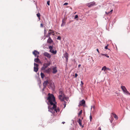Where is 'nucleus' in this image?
Segmentation results:
<instances>
[{"mask_svg": "<svg viewBox=\"0 0 130 130\" xmlns=\"http://www.w3.org/2000/svg\"><path fill=\"white\" fill-rule=\"evenodd\" d=\"M92 119V116L91 115H90V121H91Z\"/></svg>", "mask_w": 130, "mask_h": 130, "instance_id": "nucleus-34", "label": "nucleus"}, {"mask_svg": "<svg viewBox=\"0 0 130 130\" xmlns=\"http://www.w3.org/2000/svg\"><path fill=\"white\" fill-rule=\"evenodd\" d=\"M101 54L103 56H105L106 57H107L108 58H109V56L108 55V54H103V53H101Z\"/></svg>", "mask_w": 130, "mask_h": 130, "instance_id": "nucleus-21", "label": "nucleus"}, {"mask_svg": "<svg viewBox=\"0 0 130 130\" xmlns=\"http://www.w3.org/2000/svg\"><path fill=\"white\" fill-rule=\"evenodd\" d=\"M81 84H80V85H82V86L84 84L83 83L82 81H81Z\"/></svg>", "mask_w": 130, "mask_h": 130, "instance_id": "nucleus-37", "label": "nucleus"}, {"mask_svg": "<svg viewBox=\"0 0 130 130\" xmlns=\"http://www.w3.org/2000/svg\"><path fill=\"white\" fill-rule=\"evenodd\" d=\"M64 95H59L58 96V98L61 101H64Z\"/></svg>", "mask_w": 130, "mask_h": 130, "instance_id": "nucleus-7", "label": "nucleus"}, {"mask_svg": "<svg viewBox=\"0 0 130 130\" xmlns=\"http://www.w3.org/2000/svg\"><path fill=\"white\" fill-rule=\"evenodd\" d=\"M50 52H51V53H52L53 54H56V53H57V52H56V50L54 51L53 49L52 50H51V51H50Z\"/></svg>", "mask_w": 130, "mask_h": 130, "instance_id": "nucleus-18", "label": "nucleus"}, {"mask_svg": "<svg viewBox=\"0 0 130 130\" xmlns=\"http://www.w3.org/2000/svg\"><path fill=\"white\" fill-rule=\"evenodd\" d=\"M49 31H52L49 32L48 33H50V35L51 34L53 35H54V31H53V30L51 29H49Z\"/></svg>", "mask_w": 130, "mask_h": 130, "instance_id": "nucleus-14", "label": "nucleus"}, {"mask_svg": "<svg viewBox=\"0 0 130 130\" xmlns=\"http://www.w3.org/2000/svg\"><path fill=\"white\" fill-rule=\"evenodd\" d=\"M105 13L106 14H109V12H105Z\"/></svg>", "mask_w": 130, "mask_h": 130, "instance_id": "nucleus-42", "label": "nucleus"}, {"mask_svg": "<svg viewBox=\"0 0 130 130\" xmlns=\"http://www.w3.org/2000/svg\"><path fill=\"white\" fill-rule=\"evenodd\" d=\"M50 33H48L47 34L46 36V37H50Z\"/></svg>", "mask_w": 130, "mask_h": 130, "instance_id": "nucleus-30", "label": "nucleus"}, {"mask_svg": "<svg viewBox=\"0 0 130 130\" xmlns=\"http://www.w3.org/2000/svg\"><path fill=\"white\" fill-rule=\"evenodd\" d=\"M49 84L51 88L53 89L55 88L54 85L53 83L51 82H49Z\"/></svg>", "mask_w": 130, "mask_h": 130, "instance_id": "nucleus-8", "label": "nucleus"}, {"mask_svg": "<svg viewBox=\"0 0 130 130\" xmlns=\"http://www.w3.org/2000/svg\"><path fill=\"white\" fill-rule=\"evenodd\" d=\"M38 58V57H37L36 58H35V59L34 61L36 62H38L40 61V60Z\"/></svg>", "mask_w": 130, "mask_h": 130, "instance_id": "nucleus-20", "label": "nucleus"}, {"mask_svg": "<svg viewBox=\"0 0 130 130\" xmlns=\"http://www.w3.org/2000/svg\"><path fill=\"white\" fill-rule=\"evenodd\" d=\"M112 120H111L110 121V122H111V123L112 122Z\"/></svg>", "mask_w": 130, "mask_h": 130, "instance_id": "nucleus-50", "label": "nucleus"}, {"mask_svg": "<svg viewBox=\"0 0 130 130\" xmlns=\"http://www.w3.org/2000/svg\"><path fill=\"white\" fill-rule=\"evenodd\" d=\"M32 54L35 55V57H39V53L36 50H34L32 52Z\"/></svg>", "mask_w": 130, "mask_h": 130, "instance_id": "nucleus-3", "label": "nucleus"}, {"mask_svg": "<svg viewBox=\"0 0 130 130\" xmlns=\"http://www.w3.org/2000/svg\"><path fill=\"white\" fill-rule=\"evenodd\" d=\"M38 70V68L34 67V71L36 72H37Z\"/></svg>", "mask_w": 130, "mask_h": 130, "instance_id": "nucleus-19", "label": "nucleus"}, {"mask_svg": "<svg viewBox=\"0 0 130 130\" xmlns=\"http://www.w3.org/2000/svg\"><path fill=\"white\" fill-rule=\"evenodd\" d=\"M51 70V69L49 68L46 70L45 71V72L46 73H49L50 72Z\"/></svg>", "mask_w": 130, "mask_h": 130, "instance_id": "nucleus-22", "label": "nucleus"}, {"mask_svg": "<svg viewBox=\"0 0 130 130\" xmlns=\"http://www.w3.org/2000/svg\"><path fill=\"white\" fill-rule=\"evenodd\" d=\"M45 88H44V86H43V89H42V90H43V91H44V89Z\"/></svg>", "mask_w": 130, "mask_h": 130, "instance_id": "nucleus-48", "label": "nucleus"}, {"mask_svg": "<svg viewBox=\"0 0 130 130\" xmlns=\"http://www.w3.org/2000/svg\"><path fill=\"white\" fill-rule=\"evenodd\" d=\"M59 95H61V94L62 95H64V94L63 93L62 91H59Z\"/></svg>", "mask_w": 130, "mask_h": 130, "instance_id": "nucleus-28", "label": "nucleus"}, {"mask_svg": "<svg viewBox=\"0 0 130 130\" xmlns=\"http://www.w3.org/2000/svg\"><path fill=\"white\" fill-rule=\"evenodd\" d=\"M50 1H48L47 2V4L48 6H49L50 5Z\"/></svg>", "mask_w": 130, "mask_h": 130, "instance_id": "nucleus-33", "label": "nucleus"}, {"mask_svg": "<svg viewBox=\"0 0 130 130\" xmlns=\"http://www.w3.org/2000/svg\"><path fill=\"white\" fill-rule=\"evenodd\" d=\"M50 63H45L42 68V70H44L45 69L49 66L50 65Z\"/></svg>", "mask_w": 130, "mask_h": 130, "instance_id": "nucleus-6", "label": "nucleus"}, {"mask_svg": "<svg viewBox=\"0 0 130 130\" xmlns=\"http://www.w3.org/2000/svg\"><path fill=\"white\" fill-rule=\"evenodd\" d=\"M96 51L98 52L99 53V49H96Z\"/></svg>", "mask_w": 130, "mask_h": 130, "instance_id": "nucleus-43", "label": "nucleus"}, {"mask_svg": "<svg viewBox=\"0 0 130 130\" xmlns=\"http://www.w3.org/2000/svg\"><path fill=\"white\" fill-rule=\"evenodd\" d=\"M62 123H63V124H64L65 123V122H62Z\"/></svg>", "mask_w": 130, "mask_h": 130, "instance_id": "nucleus-47", "label": "nucleus"}, {"mask_svg": "<svg viewBox=\"0 0 130 130\" xmlns=\"http://www.w3.org/2000/svg\"><path fill=\"white\" fill-rule=\"evenodd\" d=\"M37 16L38 17L39 20H40V13L38 12V13L37 14Z\"/></svg>", "mask_w": 130, "mask_h": 130, "instance_id": "nucleus-23", "label": "nucleus"}, {"mask_svg": "<svg viewBox=\"0 0 130 130\" xmlns=\"http://www.w3.org/2000/svg\"><path fill=\"white\" fill-rule=\"evenodd\" d=\"M82 120L80 119H79L77 121V122L79 123V125L80 126H82Z\"/></svg>", "mask_w": 130, "mask_h": 130, "instance_id": "nucleus-16", "label": "nucleus"}, {"mask_svg": "<svg viewBox=\"0 0 130 130\" xmlns=\"http://www.w3.org/2000/svg\"><path fill=\"white\" fill-rule=\"evenodd\" d=\"M47 42L48 43H51L53 42V41L51 39V37H49L47 40Z\"/></svg>", "mask_w": 130, "mask_h": 130, "instance_id": "nucleus-11", "label": "nucleus"}, {"mask_svg": "<svg viewBox=\"0 0 130 130\" xmlns=\"http://www.w3.org/2000/svg\"><path fill=\"white\" fill-rule=\"evenodd\" d=\"M70 9H72V7H71L70 8Z\"/></svg>", "mask_w": 130, "mask_h": 130, "instance_id": "nucleus-53", "label": "nucleus"}, {"mask_svg": "<svg viewBox=\"0 0 130 130\" xmlns=\"http://www.w3.org/2000/svg\"><path fill=\"white\" fill-rule=\"evenodd\" d=\"M107 69V68L105 66H104L102 69V70H104V71H105V70Z\"/></svg>", "mask_w": 130, "mask_h": 130, "instance_id": "nucleus-25", "label": "nucleus"}, {"mask_svg": "<svg viewBox=\"0 0 130 130\" xmlns=\"http://www.w3.org/2000/svg\"><path fill=\"white\" fill-rule=\"evenodd\" d=\"M78 17V16L77 15H76L75 17V19H76Z\"/></svg>", "mask_w": 130, "mask_h": 130, "instance_id": "nucleus-41", "label": "nucleus"}, {"mask_svg": "<svg viewBox=\"0 0 130 130\" xmlns=\"http://www.w3.org/2000/svg\"><path fill=\"white\" fill-rule=\"evenodd\" d=\"M127 94H129L130 95V93H129H129H127Z\"/></svg>", "mask_w": 130, "mask_h": 130, "instance_id": "nucleus-51", "label": "nucleus"}, {"mask_svg": "<svg viewBox=\"0 0 130 130\" xmlns=\"http://www.w3.org/2000/svg\"><path fill=\"white\" fill-rule=\"evenodd\" d=\"M48 82L47 81H45L43 84V86L44 88H45L46 85L48 84Z\"/></svg>", "mask_w": 130, "mask_h": 130, "instance_id": "nucleus-13", "label": "nucleus"}, {"mask_svg": "<svg viewBox=\"0 0 130 130\" xmlns=\"http://www.w3.org/2000/svg\"><path fill=\"white\" fill-rule=\"evenodd\" d=\"M127 94H129L130 95V93H129H129H127Z\"/></svg>", "mask_w": 130, "mask_h": 130, "instance_id": "nucleus-52", "label": "nucleus"}, {"mask_svg": "<svg viewBox=\"0 0 130 130\" xmlns=\"http://www.w3.org/2000/svg\"><path fill=\"white\" fill-rule=\"evenodd\" d=\"M78 76V74L77 73L75 74V77H76Z\"/></svg>", "mask_w": 130, "mask_h": 130, "instance_id": "nucleus-39", "label": "nucleus"}, {"mask_svg": "<svg viewBox=\"0 0 130 130\" xmlns=\"http://www.w3.org/2000/svg\"><path fill=\"white\" fill-rule=\"evenodd\" d=\"M43 25L42 23H41L40 24V27H43Z\"/></svg>", "mask_w": 130, "mask_h": 130, "instance_id": "nucleus-38", "label": "nucleus"}, {"mask_svg": "<svg viewBox=\"0 0 130 130\" xmlns=\"http://www.w3.org/2000/svg\"><path fill=\"white\" fill-rule=\"evenodd\" d=\"M85 104V101L84 100H83L82 101H80L79 103V106H84Z\"/></svg>", "mask_w": 130, "mask_h": 130, "instance_id": "nucleus-5", "label": "nucleus"}, {"mask_svg": "<svg viewBox=\"0 0 130 130\" xmlns=\"http://www.w3.org/2000/svg\"><path fill=\"white\" fill-rule=\"evenodd\" d=\"M82 113V110H81L78 113V116H79L81 115Z\"/></svg>", "mask_w": 130, "mask_h": 130, "instance_id": "nucleus-27", "label": "nucleus"}, {"mask_svg": "<svg viewBox=\"0 0 130 130\" xmlns=\"http://www.w3.org/2000/svg\"><path fill=\"white\" fill-rule=\"evenodd\" d=\"M45 31L46 30L45 29H44V34H45L46 32H45Z\"/></svg>", "mask_w": 130, "mask_h": 130, "instance_id": "nucleus-49", "label": "nucleus"}, {"mask_svg": "<svg viewBox=\"0 0 130 130\" xmlns=\"http://www.w3.org/2000/svg\"><path fill=\"white\" fill-rule=\"evenodd\" d=\"M66 102L65 101H64V103H63V105L64 106V108H65L66 106Z\"/></svg>", "mask_w": 130, "mask_h": 130, "instance_id": "nucleus-36", "label": "nucleus"}, {"mask_svg": "<svg viewBox=\"0 0 130 130\" xmlns=\"http://www.w3.org/2000/svg\"><path fill=\"white\" fill-rule=\"evenodd\" d=\"M68 3H65L64 4H63V5H67L68 4Z\"/></svg>", "mask_w": 130, "mask_h": 130, "instance_id": "nucleus-40", "label": "nucleus"}, {"mask_svg": "<svg viewBox=\"0 0 130 130\" xmlns=\"http://www.w3.org/2000/svg\"><path fill=\"white\" fill-rule=\"evenodd\" d=\"M52 72L54 74L56 73L57 72V70L56 67H53L52 68Z\"/></svg>", "mask_w": 130, "mask_h": 130, "instance_id": "nucleus-10", "label": "nucleus"}, {"mask_svg": "<svg viewBox=\"0 0 130 130\" xmlns=\"http://www.w3.org/2000/svg\"><path fill=\"white\" fill-rule=\"evenodd\" d=\"M34 65L35 66L34 67H38V65L36 63H34Z\"/></svg>", "mask_w": 130, "mask_h": 130, "instance_id": "nucleus-29", "label": "nucleus"}, {"mask_svg": "<svg viewBox=\"0 0 130 130\" xmlns=\"http://www.w3.org/2000/svg\"><path fill=\"white\" fill-rule=\"evenodd\" d=\"M111 115H112L114 117V118L116 119H118V117L117 116L115 113H111Z\"/></svg>", "mask_w": 130, "mask_h": 130, "instance_id": "nucleus-17", "label": "nucleus"}, {"mask_svg": "<svg viewBox=\"0 0 130 130\" xmlns=\"http://www.w3.org/2000/svg\"><path fill=\"white\" fill-rule=\"evenodd\" d=\"M113 11V10L112 9L109 12V14H111Z\"/></svg>", "mask_w": 130, "mask_h": 130, "instance_id": "nucleus-35", "label": "nucleus"}, {"mask_svg": "<svg viewBox=\"0 0 130 130\" xmlns=\"http://www.w3.org/2000/svg\"><path fill=\"white\" fill-rule=\"evenodd\" d=\"M99 130H101V128L100 127H99L98 128Z\"/></svg>", "mask_w": 130, "mask_h": 130, "instance_id": "nucleus-44", "label": "nucleus"}, {"mask_svg": "<svg viewBox=\"0 0 130 130\" xmlns=\"http://www.w3.org/2000/svg\"><path fill=\"white\" fill-rule=\"evenodd\" d=\"M108 44H107V45L105 47V48L106 49H108V50H109L110 49H109L108 48Z\"/></svg>", "mask_w": 130, "mask_h": 130, "instance_id": "nucleus-32", "label": "nucleus"}, {"mask_svg": "<svg viewBox=\"0 0 130 130\" xmlns=\"http://www.w3.org/2000/svg\"><path fill=\"white\" fill-rule=\"evenodd\" d=\"M47 96V100L48 101L47 104L48 105H53L52 107L51 106L48 107V111L51 112L53 115L55 116L60 111V109L59 108L57 107L55 105L56 104V102L54 95L49 93Z\"/></svg>", "mask_w": 130, "mask_h": 130, "instance_id": "nucleus-1", "label": "nucleus"}, {"mask_svg": "<svg viewBox=\"0 0 130 130\" xmlns=\"http://www.w3.org/2000/svg\"><path fill=\"white\" fill-rule=\"evenodd\" d=\"M68 54L67 53H66L64 55V57L65 58H66V60H68Z\"/></svg>", "mask_w": 130, "mask_h": 130, "instance_id": "nucleus-12", "label": "nucleus"}, {"mask_svg": "<svg viewBox=\"0 0 130 130\" xmlns=\"http://www.w3.org/2000/svg\"><path fill=\"white\" fill-rule=\"evenodd\" d=\"M57 39L58 40H60L61 39V38L60 37V36H58V37L57 38Z\"/></svg>", "mask_w": 130, "mask_h": 130, "instance_id": "nucleus-31", "label": "nucleus"}, {"mask_svg": "<svg viewBox=\"0 0 130 130\" xmlns=\"http://www.w3.org/2000/svg\"><path fill=\"white\" fill-rule=\"evenodd\" d=\"M80 66H81V65L80 64H79L78 65V67H79Z\"/></svg>", "mask_w": 130, "mask_h": 130, "instance_id": "nucleus-46", "label": "nucleus"}, {"mask_svg": "<svg viewBox=\"0 0 130 130\" xmlns=\"http://www.w3.org/2000/svg\"><path fill=\"white\" fill-rule=\"evenodd\" d=\"M40 75L42 78H43L44 77V74L42 72L41 73Z\"/></svg>", "mask_w": 130, "mask_h": 130, "instance_id": "nucleus-24", "label": "nucleus"}, {"mask_svg": "<svg viewBox=\"0 0 130 130\" xmlns=\"http://www.w3.org/2000/svg\"><path fill=\"white\" fill-rule=\"evenodd\" d=\"M86 5L88 7H91L94 6L96 5V3L94 2L93 1L89 3H88L86 4Z\"/></svg>", "mask_w": 130, "mask_h": 130, "instance_id": "nucleus-2", "label": "nucleus"}, {"mask_svg": "<svg viewBox=\"0 0 130 130\" xmlns=\"http://www.w3.org/2000/svg\"><path fill=\"white\" fill-rule=\"evenodd\" d=\"M66 22L64 21V20L63 19L62 21V23L61 25V26H63L65 24Z\"/></svg>", "mask_w": 130, "mask_h": 130, "instance_id": "nucleus-15", "label": "nucleus"}, {"mask_svg": "<svg viewBox=\"0 0 130 130\" xmlns=\"http://www.w3.org/2000/svg\"><path fill=\"white\" fill-rule=\"evenodd\" d=\"M107 69L108 70H110V69L108 68H107Z\"/></svg>", "mask_w": 130, "mask_h": 130, "instance_id": "nucleus-45", "label": "nucleus"}, {"mask_svg": "<svg viewBox=\"0 0 130 130\" xmlns=\"http://www.w3.org/2000/svg\"><path fill=\"white\" fill-rule=\"evenodd\" d=\"M53 46H48V48L50 49V51H51V50H52L53 48Z\"/></svg>", "mask_w": 130, "mask_h": 130, "instance_id": "nucleus-26", "label": "nucleus"}, {"mask_svg": "<svg viewBox=\"0 0 130 130\" xmlns=\"http://www.w3.org/2000/svg\"><path fill=\"white\" fill-rule=\"evenodd\" d=\"M43 55L48 58H50L51 57L50 55L46 52L44 53H43Z\"/></svg>", "mask_w": 130, "mask_h": 130, "instance_id": "nucleus-9", "label": "nucleus"}, {"mask_svg": "<svg viewBox=\"0 0 130 130\" xmlns=\"http://www.w3.org/2000/svg\"><path fill=\"white\" fill-rule=\"evenodd\" d=\"M121 88L124 93H128L129 92L127 90L126 87L124 86H122Z\"/></svg>", "mask_w": 130, "mask_h": 130, "instance_id": "nucleus-4", "label": "nucleus"}]
</instances>
